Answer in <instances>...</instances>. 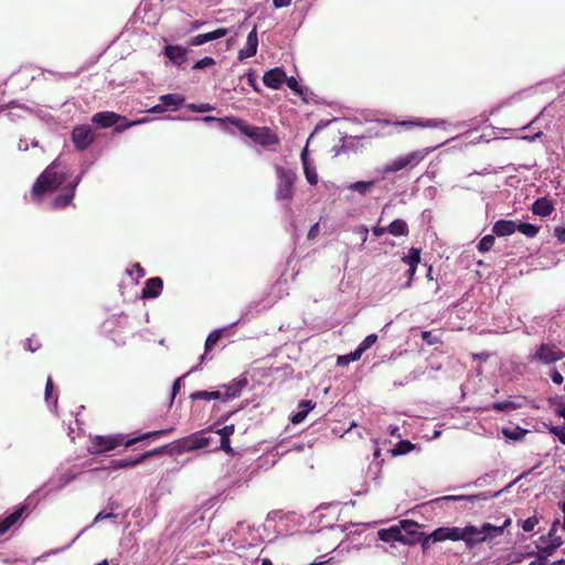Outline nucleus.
I'll list each match as a JSON object with an SVG mask.
<instances>
[{"label":"nucleus","mask_w":565,"mask_h":565,"mask_svg":"<svg viewBox=\"0 0 565 565\" xmlns=\"http://www.w3.org/2000/svg\"><path fill=\"white\" fill-rule=\"evenodd\" d=\"M511 522V518H507L501 525L483 523L480 527L476 525H467L465 527H438L431 533V537L433 542L446 540L463 541L467 546L472 547L483 542H491L498 536H501Z\"/></svg>","instance_id":"obj_1"},{"label":"nucleus","mask_w":565,"mask_h":565,"mask_svg":"<svg viewBox=\"0 0 565 565\" xmlns=\"http://www.w3.org/2000/svg\"><path fill=\"white\" fill-rule=\"evenodd\" d=\"M67 179L68 171L62 167L60 159H56L40 174L32 188L31 195L34 200H40L43 194L60 189Z\"/></svg>","instance_id":"obj_2"},{"label":"nucleus","mask_w":565,"mask_h":565,"mask_svg":"<svg viewBox=\"0 0 565 565\" xmlns=\"http://www.w3.org/2000/svg\"><path fill=\"white\" fill-rule=\"evenodd\" d=\"M170 431L171 429L148 431L130 439H126L125 435L122 434H116L110 436H94L90 439V445L88 446L87 450L93 455L103 454L106 451H110L121 445H125V447H130L146 438L163 436Z\"/></svg>","instance_id":"obj_3"},{"label":"nucleus","mask_w":565,"mask_h":565,"mask_svg":"<svg viewBox=\"0 0 565 565\" xmlns=\"http://www.w3.org/2000/svg\"><path fill=\"white\" fill-rule=\"evenodd\" d=\"M435 148H424V149L408 152L403 156H398L395 159H393L392 161L384 164L382 168L376 169V172L381 175V179L384 180L387 174L396 173L406 168L416 167Z\"/></svg>","instance_id":"obj_4"},{"label":"nucleus","mask_w":565,"mask_h":565,"mask_svg":"<svg viewBox=\"0 0 565 565\" xmlns=\"http://www.w3.org/2000/svg\"><path fill=\"white\" fill-rule=\"evenodd\" d=\"M277 177L275 196L277 200H290L294 195V185L297 180L296 171L275 166Z\"/></svg>","instance_id":"obj_5"},{"label":"nucleus","mask_w":565,"mask_h":565,"mask_svg":"<svg viewBox=\"0 0 565 565\" xmlns=\"http://www.w3.org/2000/svg\"><path fill=\"white\" fill-rule=\"evenodd\" d=\"M562 510L564 513L563 524L559 521H555L548 533L540 537L541 547L547 555H551L563 544V536L565 535V502L562 504Z\"/></svg>","instance_id":"obj_6"},{"label":"nucleus","mask_w":565,"mask_h":565,"mask_svg":"<svg viewBox=\"0 0 565 565\" xmlns=\"http://www.w3.org/2000/svg\"><path fill=\"white\" fill-rule=\"evenodd\" d=\"M238 128L244 135L263 147L279 143L278 137L268 127H247L239 125Z\"/></svg>","instance_id":"obj_7"},{"label":"nucleus","mask_w":565,"mask_h":565,"mask_svg":"<svg viewBox=\"0 0 565 565\" xmlns=\"http://www.w3.org/2000/svg\"><path fill=\"white\" fill-rule=\"evenodd\" d=\"M565 353L556 345L542 343L535 353L531 356V361H539L543 364H551L562 360Z\"/></svg>","instance_id":"obj_8"},{"label":"nucleus","mask_w":565,"mask_h":565,"mask_svg":"<svg viewBox=\"0 0 565 565\" xmlns=\"http://www.w3.org/2000/svg\"><path fill=\"white\" fill-rule=\"evenodd\" d=\"M72 140L77 150H85L94 141L90 126H76L72 131Z\"/></svg>","instance_id":"obj_9"},{"label":"nucleus","mask_w":565,"mask_h":565,"mask_svg":"<svg viewBox=\"0 0 565 565\" xmlns=\"http://www.w3.org/2000/svg\"><path fill=\"white\" fill-rule=\"evenodd\" d=\"M502 490L497 491L494 493L491 492H482L473 495H445L439 498L437 501H465L479 504L481 502L488 501L492 498H498L501 494Z\"/></svg>","instance_id":"obj_10"},{"label":"nucleus","mask_w":565,"mask_h":565,"mask_svg":"<svg viewBox=\"0 0 565 565\" xmlns=\"http://www.w3.org/2000/svg\"><path fill=\"white\" fill-rule=\"evenodd\" d=\"M82 174H79L78 177H76L75 180H73L72 182H70L63 190H66V193L65 194H62V195H58L56 196L53 202H52V206L53 209H63L65 206H67L74 195H75V191H76V188L77 185L79 184L81 180H82Z\"/></svg>","instance_id":"obj_11"},{"label":"nucleus","mask_w":565,"mask_h":565,"mask_svg":"<svg viewBox=\"0 0 565 565\" xmlns=\"http://www.w3.org/2000/svg\"><path fill=\"white\" fill-rule=\"evenodd\" d=\"M212 440L213 438L210 434L202 431L184 439L182 446L185 450L202 449L209 447Z\"/></svg>","instance_id":"obj_12"},{"label":"nucleus","mask_w":565,"mask_h":565,"mask_svg":"<svg viewBox=\"0 0 565 565\" xmlns=\"http://www.w3.org/2000/svg\"><path fill=\"white\" fill-rule=\"evenodd\" d=\"M228 34V30L226 28H218L214 31L198 34L190 39L189 44L191 46H200L210 41L218 40Z\"/></svg>","instance_id":"obj_13"},{"label":"nucleus","mask_w":565,"mask_h":565,"mask_svg":"<svg viewBox=\"0 0 565 565\" xmlns=\"http://www.w3.org/2000/svg\"><path fill=\"white\" fill-rule=\"evenodd\" d=\"M399 527L402 529L403 539L413 540L412 542L406 543L407 545L416 544L420 541L422 533L418 531V523L411 520H404L399 522Z\"/></svg>","instance_id":"obj_14"},{"label":"nucleus","mask_w":565,"mask_h":565,"mask_svg":"<svg viewBox=\"0 0 565 565\" xmlns=\"http://www.w3.org/2000/svg\"><path fill=\"white\" fill-rule=\"evenodd\" d=\"M258 38L256 26L248 33L245 46L238 52V60L249 58L257 53Z\"/></svg>","instance_id":"obj_15"},{"label":"nucleus","mask_w":565,"mask_h":565,"mask_svg":"<svg viewBox=\"0 0 565 565\" xmlns=\"http://www.w3.org/2000/svg\"><path fill=\"white\" fill-rule=\"evenodd\" d=\"M157 454H161V449H156V450H151V451H147L145 452L143 455L135 458V459H115V460H111L110 461V468L111 469H125V468H130V467H135L139 463H141L146 458L152 456V455H157Z\"/></svg>","instance_id":"obj_16"},{"label":"nucleus","mask_w":565,"mask_h":565,"mask_svg":"<svg viewBox=\"0 0 565 565\" xmlns=\"http://www.w3.org/2000/svg\"><path fill=\"white\" fill-rule=\"evenodd\" d=\"M285 79H286L285 72L278 67L266 72L263 76V82H264L265 86L273 88V89L280 88L281 85L284 84Z\"/></svg>","instance_id":"obj_17"},{"label":"nucleus","mask_w":565,"mask_h":565,"mask_svg":"<svg viewBox=\"0 0 565 565\" xmlns=\"http://www.w3.org/2000/svg\"><path fill=\"white\" fill-rule=\"evenodd\" d=\"M377 536L383 542H401V543H409L413 540L403 539L402 537V529L398 525H393L388 529H381L377 532Z\"/></svg>","instance_id":"obj_18"},{"label":"nucleus","mask_w":565,"mask_h":565,"mask_svg":"<svg viewBox=\"0 0 565 565\" xmlns=\"http://www.w3.org/2000/svg\"><path fill=\"white\" fill-rule=\"evenodd\" d=\"M76 478V475L71 471L60 472L53 476L47 482L49 492L50 491H58L71 483Z\"/></svg>","instance_id":"obj_19"},{"label":"nucleus","mask_w":565,"mask_h":565,"mask_svg":"<svg viewBox=\"0 0 565 565\" xmlns=\"http://www.w3.org/2000/svg\"><path fill=\"white\" fill-rule=\"evenodd\" d=\"M186 49L180 45H167L164 47V55L174 64L182 65L186 61Z\"/></svg>","instance_id":"obj_20"},{"label":"nucleus","mask_w":565,"mask_h":565,"mask_svg":"<svg viewBox=\"0 0 565 565\" xmlns=\"http://www.w3.org/2000/svg\"><path fill=\"white\" fill-rule=\"evenodd\" d=\"M397 126H403L406 128L412 127H429V128H446L447 122L443 119H428L426 121L423 120H407V121H398Z\"/></svg>","instance_id":"obj_21"},{"label":"nucleus","mask_w":565,"mask_h":565,"mask_svg":"<svg viewBox=\"0 0 565 565\" xmlns=\"http://www.w3.org/2000/svg\"><path fill=\"white\" fill-rule=\"evenodd\" d=\"M163 287V281L159 277L150 278L147 280L142 289L143 298H156L160 295Z\"/></svg>","instance_id":"obj_22"},{"label":"nucleus","mask_w":565,"mask_h":565,"mask_svg":"<svg viewBox=\"0 0 565 565\" xmlns=\"http://www.w3.org/2000/svg\"><path fill=\"white\" fill-rule=\"evenodd\" d=\"M246 385V380H234L233 382L224 385V393L221 399L228 401L236 398L241 395L243 387Z\"/></svg>","instance_id":"obj_23"},{"label":"nucleus","mask_w":565,"mask_h":565,"mask_svg":"<svg viewBox=\"0 0 565 565\" xmlns=\"http://www.w3.org/2000/svg\"><path fill=\"white\" fill-rule=\"evenodd\" d=\"M301 162H302V166H303V172H305V177L307 179V181L311 184V185H315L318 183V174L316 172V169L315 167H312L308 160V150L307 148H305L302 151H301Z\"/></svg>","instance_id":"obj_24"},{"label":"nucleus","mask_w":565,"mask_h":565,"mask_svg":"<svg viewBox=\"0 0 565 565\" xmlns=\"http://www.w3.org/2000/svg\"><path fill=\"white\" fill-rule=\"evenodd\" d=\"M492 231L498 236H508L516 231V222L509 220H500L494 223Z\"/></svg>","instance_id":"obj_25"},{"label":"nucleus","mask_w":565,"mask_h":565,"mask_svg":"<svg viewBox=\"0 0 565 565\" xmlns=\"http://www.w3.org/2000/svg\"><path fill=\"white\" fill-rule=\"evenodd\" d=\"M524 405V398H515V399H505L501 402H495L492 404L491 408L497 412H511L518 408H521Z\"/></svg>","instance_id":"obj_26"},{"label":"nucleus","mask_w":565,"mask_h":565,"mask_svg":"<svg viewBox=\"0 0 565 565\" xmlns=\"http://www.w3.org/2000/svg\"><path fill=\"white\" fill-rule=\"evenodd\" d=\"M118 118H119V116L116 115L115 113L105 111V113H96L93 116L92 120L94 124H96L100 127L108 128V127H111L113 125H115L118 121Z\"/></svg>","instance_id":"obj_27"},{"label":"nucleus","mask_w":565,"mask_h":565,"mask_svg":"<svg viewBox=\"0 0 565 565\" xmlns=\"http://www.w3.org/2000/svg\"><path fill=\"white\" fill-rule=\"evenodd\" d=\"M160 102L164 108L170 107L172 110L178 109L185 102V98L180 94H167L160 96Z\"/></svg>","instance_id":"obj_28"},{"label":"nucleus","mask_w":565,"mask_h":565,"mask_svg":"<svg viewBox=\"0 0 565 565\" xmlns=\"http://www.w3.org/2000/svg\"><path fill=\"white\" fill-rule=\"evenodd\" d=\"M23 508H20L12 512L4 519L0 518V534H4L10 527H12L22 516Z\"/></svg>","instance_id":"obj_29"},{"label":"nucleus","mask_w":565,"mask_h":565,"mask_svg":"<svg viewBox=\"0 0 565 565\" xmlns=\"http://www.w3.org/2000/svg\"><path fill=\"white\" fill-rule=\"evenodd\" d=\"M532 211L536 215L548 216L553 211V205L546 199H537L533 204Z\"/></svg>","instance_id":"obj_30"},{"label":"nucleus","mask_w":565,"mask_h":565,"mask_svg":"<svg viewBox=\"0 0 565 565\" xmlns=\"http://www.w3.org/2000/svg\"><path fill=\"white\" fill-rule=\"evenodd\" d=\"M387 232L393 236H406L408 235V225L404 220H394L388 226Z\"/></svg>","instance_id":"obj_31"},{"label":"nucleus","mask_w":565,"mask_h":565,"mask_svg":"<svg viewBox=\"0 0 565 565\" xmlns=\"http://www.w3.org/2000/svg\"><path fill=\"white\" fill-rule=\"evenodd\" d=\"M376 181H356L347 185L350 191L358 192L361 195H366L375 185Z\"/></svg>","instance_id":"obj_32"},{"label":"nucleus","mask_w":565,"mask_h":565,"mask_svg":"<svg viewBox=\"0 0 565 565\" xmlns=\"http://www.w3.org/2000/svg\"><path fill=\"white\" fill-rule=\"evenodd\" d=\"M315 404L311 401H302L299 404V411L291 417L294 424L301 423L308 413L313 408Z\"/></svg>","instance_id":"obj_33"},{"label":"nucleus","mask_w":565,"mask_h":565,"mask_svg":"<svg viewBox=\"0 0 565 565\" xmlns=\"http://www.w3.org/2000/svg\"><path fill=\"white\" fill-rule=\"evenodd\" d=\"M221 338V330L212 331L205 341V352L200 358V363H203L207 359V352L211 351Z\"/></svg>","instance_id":"obj_34"},{"label":"nucleus","mask_w":565,"mask_h":565,"mask_svg":"<svg viewBox=\"0 0 565 565\" xmlns=\"http://www.w3.org/2000/svg\"><path fill=\"white\" fill-rule=\"evenodd\" d=\"M223 396L221 391H198L190 395V398L195 399H203V401H211V399H221Z\"/></svg>","instance_id":"obj_35"},{"label":"nucleus","mask_w":565,"mask_h":565,"mask_svg":"<svg viewBox=\"0 0 565 565\" xmlns=\"http://www.w3.org/2000/svg\"><path fill=\"white\" fill-rule=\"evenodd\" d=\"M415 448V445L408 440H399L395 447L391 450L392 456H403L411 452Z\"/></svg>","instance_id":"obj_36"},{"label":"nucleus","mask_w":565,"mask_h":565,"mask_svg":"<svg viewBox=\"0 0 565 565\" xmlns=\"http://www.w3.org/2000/svg\"><path fill=\"white\" fill-rule=\"evenodd\" d=\"M117 518V514L113 513V512H106V511H100L99 513H97V515L94 518V521L90 525L84 527L79 534L73 540V542H75L85 531H87L89 527H92L93 525H95L96 523L100 522V521H104V520H108V519H116Z\"/></svg>","instance_id":"obj_37"},{"label":"nucleus","mask_w":565,"mask_h":565,"mask_svg":"<svg viewBox=\"0 0 565 565\" xmlns=\"http://www.w3.org/2000/svg\"><path fill=\"white\" fill-rule=\"evenodd\" d=\"M402 259L408 266L418 265L420 262V249L412 247Z\"/></svg>","instance_id":"obj_38"},{"label":"nucleus","mask_w":565,"mask_h":565,"mask_svg":"<svg viewBox=\"0 0 565 565\" xmlns=\"http://www.w3.org/2000/svg\"><path fill=\"white\" fill-rule=\"evenodd\" d=\"M502 433L508 439L519 440L527 433V430L520 427H509L503 428Z\"/></svg>","instance_id":"obj_39"},{"label":"nucleus","mask_w":565,"mask_h":565,"mask_svg":"<svg viewBox=\"0 0 565 565\" xmlns=\"http://www.w3.org/2000/svg\"><path fill=\"white\" fill-rule=\"evenodd\" d=\"M516 230L527 237H534L539 232V227L530 223L516 224Z\"/></svg>","instance_id":"obj_40"},{"label":"nucleus","mask_w":565,"mask_h":565,"mask_svg":"<svg viewBox=\"0 0 565 565\" xmlns=\"http://www.w3.org/2000/svg\"><path fill=\"white\" fill-rule=\"evenodd\" d=\"M360 358H361L360 353L356 350H354L353 352H351L349 354L340 355L338 358L337 364L341 365V366H345V365L350 364L351 362L360 360Z\"/></svg>","instance_id":"obj_41"},{"label":"nucleus","mask_w":565,"mask_h":565,"mask_svg":"<svg viewBox=\"0 0 565 565\" xmlns=\"http://www.w3.org/2000/svg\"><path fill=\"white\" fill-rule=\"evenodd\" d=\"M377 340V335L376 334H370L367 335L360 344L359 347L355 349L360 355L362 356V354L367 350L370 349Z\"/></svg>","instance_id":"obj_42"},{"label":"nucleus","mask_w":565,"mask_h":565,"mask_svg":"<svg viewBox=\"0 0 565 565\" xmlns=\"http://www.w3.org/2000/svg\"><path fill=\"white\" fill-rule=\"evenodd\" d=\"M494 241L495 239L493 235L483 236L478 244V249L482 253L490 250L494 244Z\"/></svg>","instance_id":"obj_43"},{"label":"nucleus","mask_w":565,"mask_h":565,"mask_svg":"<svg viewBox=\"0 0 565 565\" xmlns=\"http://www.w3.org/2000/svg\"><path fill=\"white\" fill-rule=\"evenodd\" d=\"M550 431L555 435L558 440L565 445V425L562 426H550Z\"/></svg>","instance_id":"obj_44"},{"label":"nucleus","mask_w":565,"mask_h":565,"mask_svg":"<svg viewBox=\"0 0 565 565\" xmlns=\"http://www.w3.org/2000/svg\"><path fill=\"white\" fill-rule=\"evenodd\" d=\"M537 524L539 519L535 515H533L522 522V529L525 532H532Z\"/></svg>","instance_id":"obj_45"},{"label":"nucleus","mask_w":565,"mask_h":565,"mask_svg":"<svg viewBox=\"0 0 565 565\" xmlns=\"http://www.w3.org/2000/svg\"><path fill=\"white\" fill-rule=\"evenodd\" d=\"M215 64V60L210 56H205L202 60L195 62L193 65V70H203L205 67L212 66Z\"/></svg>","instance_id":"obj_46"},{"label":"nucleus","mask_w":565,"mask_h":565,"mask_svg":"<svg viewBox=\"0 0 565 565\" xmlns=\"http://www.w3.org/2000/svg\"><path fill=\"white\" fill-rule=\"evenodd\" d=\"M234 425H226L221 429H217L215 434L220 437V439H230V436L234 433Z\"/></svg>","instance_id":"obj_47"},{"label":"nucleus","mask_w":565,"mask_h":565,"mask_svg":"<svg viewBox=\"0 0 565 565\" xmlns=\"http://www.w3.org/2000/svg\"><path fill=\"white\" fill-rule=\"evenodd\" d=\"M287 86L294 90L295 93L301 95L302 94V90L297 82V79L295 77H287L286 76V79H285Z\"/></svg>","instance_id":"obj_48"},{"label":"nucleus","mask_w":565,"mask_h":565,"mask_svg":"<svg viewBox=\"0 0 565 565\" xmlns=\"http://www.w3.org/2000/svg\"><path fill=\"white\" fill-rule=\"evenodd\" d=\"M196 370V366L192 367L188 373H185L184 375L180 376L179 379H177L172 385V398L175 397L177 393L179 392L180 390V386H181V381L188 376L191 372L195 371Z\"/></svg>","instance_id":"obj_49"},{"label":"nucleus","mask_w":565,"mask_h":565,"mask_svg":"<svg viewBox=\"0 0 565 565\" xmlns=\"http://www.w3.org/2000/svg\"><path fill=\"white\" fill-rule=\"evenodd\" d=\"M188 107L191 110L196 111V113H206V111L212 110V106L210 104H200V105L191 104Z\"/></svg>","instance_id":"obj_50"},{"label":"nucleus","mask_w":565,"mask_h":565,"mask_svg":"<svg viewBox=\"0 0 565 565\" xmlns=\"http://www.w3.org/2000/svg\"><path fill=\"white\" fill-rule=\"evenodd\" d=\"M423 340L428 344H435L437 342V338L431 334L429 331L422 332Z\"/></svg>","instance_id":"obj_51"},{"label":"nucleus","mask_w":565,"mask_h":565,"mask_svg":"<svg viewBox=\"0 0 565 565\" xmlns=\"http://www.w3.org/2000/svg\"><path fill=\"white\" fill-rule=\"evenodd\" d=\"M52 391H53V381H52V377L49 376L46 380V384H45V401L46 402L50 401Z\"/></svg>","instance_id":"obj_52"},{"label":"nucleus","mask_w":565,"mask_h":565,"mask_svg":"<svg viewBox=\"0 0 565 565\" xmlns=\"http://www.w3.org/2000/svg\"><path fill=\"white\" fill-rule=\"evenodd\" d=\"M551 379H552L553 383L558 384V385L562 384L564 381L563 375L557 370H552Z\"/></svg>","instance_id":"obj_53"},{"label":"nucleus","mask_w":565,"mask_h":565,"mask_svg":"<svg viewBox=\"0 0 565 565\" xmlns=\"http://www.w3.org/2000/svg\"><path fill=\"white\" fill-rule=\"evenodd\" d=\"M387 431L393 437H396V438H401L402 437V435L399 433V427L397 425H390L388 428H387Z\"/></svg>","instance_id":"obj_54"},{"label":"nucleus","mask_w":565,"mask_h":565,"mask_svg":"<svg viewBox=\"0 0 565 565\" xmlns=\"http://www.w3.org/2000/svg\"><path fill=\"white\" fill-rule=\"evenodd\" d=\"M356 232H358L359 234H361V236H362V242H363V243H365V242H366V239H367V234H369V230H367V227H366V226H364V225H361V226H359V227L356 228Z\"/></svg>","instance_id":"obj_55"},{"label":"nucleus","mask_w":565,"mask_h":565,"mask_svg":"<svg viewBox=\"0 0 565 565\" xmlns=\"http://www.w3.org/2000/svg\"><path fill=\"white\" fill-rule=\"evenodd\" d=\"M220 448L226 451L227 454L232 452V448L230 446V439H220Z\"/></svg>","instance_id":"obj_56"},{"label":"nucleus","mask_w":565,"mask_h":565,"mask_svg":"<svg viewBox=\"0 0 565 565\" xmlns=\"http://www.w3.org/2000/svg\"><path fill=\"white\" fill-rule=\"evenodd\" d=\"M318 231H319V223H316L311 226V228L309 230L308 232V238L309 239H312L317 236L318 234Z\"/></svg>","instance_id":"obj_57"},{"label":"nucleus","mask_w":565,"mask_h":565,"mask_svg":"<svg viewBox=\"0 0 565 565\" xmlns=\"http://www.w3.org/2000/svg\"><path fill=\"white\" fill-rule=\"evenodd\" d=\"M291 0H273V4L275 8H284L289 6Z\"/></svg>","instance_id":"obj_58"},{"label":"nucleus","mask_w":565,"mask_h":565,"mask_svg":"<svg viewBox=\"0 0 565 565\" xmlns=\"http://www.w3.org/2000/svg\"><path fill=\"white\" fill-rule=\"evenodd\" d=\"M416 268H417V265H413V266H409L407 273H408V276H409V279L408 281L406 282V287H409L411 286V281L416 273Z\"/></svg>","instance_id":"obj_59"},{"label":"nucleus","mask_w":565,"mask_h":565,"mask_svg":"<svg viewBox=\"0 0 565 565\" xmlns=\"http://www.w3.org/2000/svg\"><path fill=\"white\" fill-rule=\"evenodd\" d=\"M433 542V537H431V534H429L428 536H426L423 542H422V546L424 550H428L430 547Z\"/></svg>","instance_id":"obj_60"},{"label":"nucleus","mask_w":565,"mask_h":565,"mask_svg":"<svg viewBox=\"0 0 565 565\" xmlns=\"http://www.w3.org/2000/svg\"><path fill=\"white\" fill-rule=\"evenodd\" d=\"M166 110L163 104L161 103L160 105H156L153 107H151L149 109V113H152V114H160V113H163Z\"/></svg>","instance_id":"obj_61"},{"label":"nucleus","mask_w":565,"mask_h":565,"mask_svg":"<svg viewBox=\"0 0 565 565\" xmlns=\"http://www.w3.org/2000/svg\"><path fill=\"white\" fill-rule=\"evenodd\" d=\"M387 232V227H382V226H375L373 228V234L377 237L382 236L384 233Z\"/></svg>","instance_id":"obj_62"},{"label":"nucleus","mask_w":565,"mask_h":565,"mask_svg":"<svg viewBox=\"0 0 565 565\" xmlns=\"http://www.w3.org/2000/svg\"><path fill=\"white\" fill-rule=\"evenodd\" d=\"M18 148L20 151H26L29 149V143L26 140H20L18 143Z\"/></svg>","instance_id":"obj_63"},{"label":"nucleus","mask_w":565,"mask_h":565,"mask_svg":"<svg viewBox=\"0 0 565 565\" xmlns=\"http://www.w3.org/2000/svg\"><path fill=\"white\" fill-rule=\"evenodd\" d=\"M555 232H556L557 238L561 242H565V228H562V230L556 228Z\"/></svg>","instance_id":"obj_64"}]
</instances>
